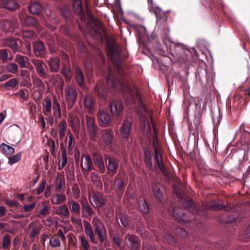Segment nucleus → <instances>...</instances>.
Wrapping results in <instances>:
<instances>
[{
    "instance_id": "obj_1",
    "label": "nucleus",
    "mask_w": 250,
    "mask_h": 250,
    "mask_svg": "<svg viewBox=\"0 0 250 250\" xmlns=\"http://www.w3.org/2000/svg\"><path fill=\"white\" fill-rule=\"evenodd\" d=\"M121 49L114 44H108L107 53L108 57L115 65L114 72L109 70L108 74L106 86L108 91H123L124 97L127 104H132L137 103L140 107L144 111L140 116V128L146 134L150 132L151 128L147 116H150V111L141 100L138 90L136 88H131L123 77L124 75L123 67L121 64Z\"/></svg>"
},
{
    "instance_id": "obj_2",
    "label": "nucleus",
    "mask_w": 250,
    "mask_h": 250,
    "mask_svg": "<svg viewBox=\"0 0 250 250\" xmlns=\"http://www.w3.org/2000/svg\"><path fill=\"white\" fill-rule=\"evenodd\" d=\"M85 123L91 139L93 141H96L99 133V127L96 124L94 117L86 115Z\"/></svg>"
},
{
    "instance_id": "obj_3",
    "label": "nucleus",
    "mask_w": 250,
    "mask_h": 250,
    "mask_svg": "<svg viewBox=\"0 0 250 250\" xmlns=\"http://www.w3.org/2000/svg\"><path fill=\"white\" fill-rule=\"evenodd\" d=\"M97 118L100 126L103 127L110 126L112 121L110 114L104 109L99 110L97 113Z\"/></svg>"
},
{
    "instance_id": "obj_4",
    "label": "nucleus",
    "mask_w": 250,
    "mask_h": 250,
    "mask_svg": "<svg viewBox=\"0 0 250 250\" xmlns=\"http://www.w3.org/2000/svg\"><path fill=\"white\" fill-rule=\"evenodd\" d=\"M32 63L35 67L37 73L41 78L44 79L47 77V67L42 61L36 59H33Z\"/></svg>"
},
{
    "instance_id": "obj_5",
    "label": "nucleus",
    "mask_w": 250,
    "mask_h": 250,
    "mask_svg": "<svg viewBox=\"0 0 250 250\" xmlns=\"http://www.w3.org/2000/svg\"><path fill=\"white\" fill-rule=\"evenodd\" d=\"M64 94L66 101L68 104L73 106L76 101L77 97V92L76 89L71 85H67L65 88Z\"/></svg>"
},
{
    "instance_id": "obj_6",
    "label": "nucleus",
    "mask_w": 250,
    "mask_h": 250,
    "mask_svg": "<svg viewBox=\"0 0 250 250\" xmlns=\"http://www.w3.org/2000/svg\"><path fill=\"white\" fill-rule=\"evenodd\" d=\"M17 26V21L14 18L5 20H0V28L5 32H12Z\"/></svg>"
},
{
    "instance_id": "obj_7",
    "label": "nucleus",
    "mask_w": 250,
    "mask_h": 250,
    "mask_svg": "<svg viewBox=\"0 0 250 250\" xmlns=\"http://www.w3.org/2000/svg\"><path fill=\"white\" fill-rule=\"evenodd\" d=\"M89 198L92 199L91 202L93 206L95 208H100L104 205L106 202V197L102 193L100 192H94L91 197L89 196Z\"/></svg>"
},
{
    "instance_id": "obj_8",
    "label": "nucleus",
    "mask_w": 250,
    "mask_h": 250,
    "mask_svg": "<svg viewBox=\"0 0 250 250\" xmlns=\"http://www.w3.org/2000/svg\"><path fill=\"white\" fill-rule=\"evenodd\" d=\"M104 30L102 23L100 21H94V26L90 31L91 36L95 39H102Z\"/></svg>"
},
{
    "instance_id": "obj_9",
    "label": "nucleus",
    "mask_w": 250,
    "mask_h": 250,
    "mask_svg": "<svg viewBox=\"0 0 250 250\" xmlns=\"http://www.w3.org/2000/svg\"><path fill=\"white\" fill-rule=\"evenodd\" d=\"M126 244L129 249L136 250L139 246V238L133 235L127 234L125 236Z\"/></svg>"
},
{
    "instance_id": "obj_10",
    "label": "nucleus",
    "mask_w": 250,
    "mask_h": 250,
    "mask_svg": "<svg viewBox=\"0 0 250 250\" xmlns=\"http://www.w3.org/2000/svg\"><path fill=\"white\" fill-rule=\"evenodd\" d=\"M131 125V120L128 119L124 120L121 129V135L124 139L126 140L128 139L130 136Z\"/></svg>"
},
{
    "instance_id": "obj_11",
    "label": "nucleus",
    "mask_w": 250,
    "mask_h": 250,
    "mask_svg": "<svg viewBox=\"0 0 250 250\" xmlns=\"http://www.w3.org/2000/svg\"><path fill=\"white\" fill-rule=\"evenodd\" d=\"M110 109L113 116H119L124 109L122 102L119 100L113 101L110 104Z\"/></svg>"
},
{
    "instance_id": "obj_12",
    "label": "nucleus",
    "mask_w": 250,
    "mask_h": 250,
    "mask_svg": "<svg viewBox=\"0 0 250 250\" xmlns=\"http://www.w3.org/2000/svg\"><path fill=\"white\" fill-rule=\"evenodd\" d=\"M81 204L82 205V217L90 219L94 213L93 209L86 200L81 201Z\"/></svg>"
},
{
    "instance_id": "obj_13",
    "label": "nucleus",
    "mask_w": 250,
    "mask_h": 250,
    "mask_svg": "<svg viewBox=\"0 0 250 250\" xmlns=\"http://www.w3.org/2000/svg\"><path fill=\"white\" fill-rule=\"evenodd\" d=\"M81 166L83 171H90L93 169L92 159L89 156L83 155L81 160Z\"/></svg>"
},
{
    "instance_id": "obj_14",
    "label": "nucleus",
    "mask_w": 250,
    "mask_h": 250,
    "mask_svg": "<svg viewBox=\"0 0 250 250\" xmlns=\"http://www.w3.org/2000/svg\"><path fill=\"white\" fill-rule=\"evenodd\" d=\"M106 167L108 171L115 173L118 170L119 167V161L113 157H109L106 159Z\"/></svg>"
},
{
    "instance_id": "obj_15",
    "label": "nucleus",
    "mask_w": 250,
    "mask_h": 250,
    "mask_svg": "<svg viewBox=\"0 0 250 250\" xmlns=\"http://www.w3.org/2000/svg\"><path fill=\"white\" fill-rule=\"evenodd\" d=\"M72 0L74 12L80 15V19L82 21H85V17L82 6V0Z\"/></svg>"
},
{
    "instance_id": "obj_16",
    "label": "nucleus",
    "mask_w": 250,
    "mask_h": 250,
    "mask_svg": "<svg viewBox=\"0 0 250 250\" xmlns=\"http://www.w3.org/2000/svg\"><path fill=\"white\" fill-rule=\"evenodd\" d=\"M19 17L21 21H24L27 26L36 27L38 24V22L35 18L26 16L23 12L20 14Z\"/></svg>"
},
{
    "instance_id": "obj_17",
    "label": "nucleus",
    "mask_w": 250,
    "mask_h": 250,
    "mask_svg": "<svg viewBox=\"0 0 250 250\" xmlns=\"http://www.w3.org/2000/svg\"><path fill=\"white\" fill-rule=\"evenodd\" d=\"M59 235H55L52 237L49 241V245L52 248L59 247L60 245V239L62 241L65 240V237L62 230H59L58 232Z\"/></svg>"
},
{
    "instance_id": "obj_18",
    "label": "nucleus",
    "mask_w": 250,
    "mask_h": 250,
    "mask_svg": "<svg viewBox=\"0 0 250 250\" xmlns=\"http://www.w3.org/2000/svg\"><path fill=\"white\" fill-rule=\"evenodd\" d=\"M93 158L96 166L99 167L100 171L102 173H104L105 171V167L102 156L98 152H95L93 154Z\"/></svg>"
},
{
    "instance_id": "obj_19",
    "label": "nucleus",
    "mask_w": 250,
    "mask_h": 250,
    "mask_svg": "<svg viewBox=\"0 0 250 250\" xmlns=\"http://www.w3.org/2000/svg\"><path fill=\"white\" fill-rule=\"evenodd\" d=\"M47 62L49 66L50 71L51 72H58L60 69V61L58 57H53L47 61Z\"/></svg>"
},
{
    "instance_id": "obj_20",
    "label": "nucleus",
    "mask_w": 250,
    "mask_h": 250,
    "mask_svg": "<svg viewBox=\"0 0 250 250\" xmlns=\"http://www.w3.org/2000/svg\"><path fill=\"white\" fill-rule=\"evenodd\" d=\"M113 131L111 129H104L102 131V137L105 145L110 146L113 141Z\"/></svg>"
},
{
    "instance_id": "obj_21",
    "label": "nucleus",
    "mask_w": 250,
    "mask_h": 250,
    "mask_svg": "<svg viewBox=\"0 0 250 250\" xmlns=\"http://www.w3.org/2000/svg\"><path fill=\"white\" fill-rule=\"evenodd\" d=\"M84 228L85 233L89 237L91 242L96 244L97 240L95 236L91 225L87 221L84 222Z\"/></svg>"
},
{
    "instance_id": "obj_22",
    "label": "nucleus",
    "mask_w": 250,
    "mask_h": 250,
    "mask_svg": "<svg viewBox=\"0 0 250 250\" xmlns=\"http://www.w3.org/2000/svg\"><path fill=\"white\" fill-rule=\"evenodd\" d=\"M66 196L64 193H54L51 198L52 205H60L65 202Z\"/></svg>"
},
{
    "instance_id": "obj_23",
    "label": "nucleus",
    "mask_w": 250,
    "mask_h": 250,
    "mask_svg": "<svg viewBox=\"0 0 250 250\" xmlns=\"http://www.w3.org/2000/svg\"><path fill=\"white\" fill-rule=\"evenodd\" d=\"M154 151H155V156H154V160L155 162L157 163L158 166L161 171H165V167L164 166V163L163 162V159L162 157V155L160 153V150L156 147H154Z\"/></svg>"
},
{
    "instance_id": "obj_24",
    "label": "nucleus",
    "mask_w": 250,
    "mask_h": 250,
    "mask_svg": "<svg viewBox=\"0 0 250 250\" xmlns=\"http://www.w3.org/2000/svg\"><path fill=\"white\" fill-rule=\"evenodd\" d=\"M18 40L14 37H8L4 41V45L9 47L14 51H17L19 48Z\"/></svg>"
},
{
    "instance_id": "obj_25",
    "label": "nucleus",
    "mask_w": 250,
    "mask_h": 250,
    "mask_svg": "<svg viewBox=\"0 0 250 250\" xmlns=\"http://www.w3.org/2000/svg\"><path fill=\"white\" fill-rule=\"evenodd\" d=\"M94 232L99 238L100 242L105 245L107 242L106 239L107 237V231L105 227H104L101 229L95 230Z\"/></svg>"
},
{
    "instance_id": "obj_26",
    "label": "nucleus",
    "mask_w": 250,
    "mask_h": 250,
    "mask_svg": "<svg viewBox=\"0 0 250 250\" xmlns=\"http://www.w3.org/2000/svg\"><path fill=\"white\" fill-rule=\"evenodd\" d=\"M95 91L100 97L104 98L107 94L108 90L105 88L104 83L100 82L96 85Z\"/></svg>"
},
{
    "instance_id": "obj_27",
    "label": "nucleus",
    "mask_w": 250,
    "mask_h": 250,
    "mask_svg": "<svg viewBox=\"0 0 250 250\" xmlns=\"http://www.w3.org/2000/svg\"><path fill=\"white\" fill-rule=\"evenodd\" d=\"M15 61L16 62L21 68L28 67V59L27 57L20 54L15 56Z\"/></svg>"
},
{
    "instance_id": "obj_28",
    "label": "nucleus",
    "mask_w": 250,
    "mask_h": 250,
    "mask_svg": "<svg viewBox=\"0 0 250 250\" xmlns=\"http://www.w3.org/2000/svg\"><path fill=\"white\" fill-rule=\"evenodd\" d=\"M44 48L43 43L41 41H38L33 43V50L36 56L41 57Z\"/></svg>"
},
{
    "instance_id": "obj_29",
    "label": "nucleus",
    "mask_w": 250,
    "mask_h": 250,
    "mask_svg": "<svg viewBox=\"0 0 250 250\" xmlns=\"http://www.w3.org/2000/svg\"><path fill=\"white\" fill-rule=\"evenodd\" d=\"M68 205L69 206L71 211L76 214H79L80 212L81 206L76 201L73 200H69Z\"/></svg>"
},
{
    "instance_id": "obj_30",
    "label": "nucleus",
    "mask_w": 250,
    "mask_h": 250,
    "mask_svg": "<svg viewBox=\"0 0 250 250\" xmlns=\"http://www.w3.org/2000/svg\"><path fill=\"white\" fill-rule=\"evenodd\" d=\"M173 216L176 220L179 221L187 222L189 220L188 219L185 213L181 210L174 208L173 210Z\"/></svg>"
},
{
    "instance_id": "obj_31",
    "label": "nucleus",
    "mask_w": 250,
    "mask_h": 250,
    "mask_svg": "<svg viewBox=\"0 0 250 250\" xmlns=\"http://www.w3.org/2000/svg\"><path fill=\"white\" fill-rule=\"evenodd\" d=\"M0 149L1 152L5 155L8 156L12 154L14 152V148L5 143H2L0 145Z\"/></svg>"
},
{
    "instance_id": "obj_32",
    "label": "nucleus",
    "mask_w": 250,
    "mask_h": 250,
    "mask_svg": "<svg viewBox=\"0 0 250 250\" xmlns=\"http://www.w3.org/2000/svg\"><path fill=\"white\" fill-rule=\"evenodd\" d=\"M3 6L9 10H13L18 8L19 5L16 0H6L3 2Z\"/></svg>"
},
{
    "instance_id": "obj_33",
    "label": "nucleus",
    "mask_w": 250,
    "mask_h": 250,
    "mask_svg": "<svg viewBox=\"0 0 250 250\" xmlns=\"http://www.w3.org/2000/svg\"><path fill=\"white\" fill-rule=\"evenodd\" d=\"M226 207L225 204L223 203L219 204L215 201L210 202L207 204L206 208L207 209H212L214 210H218L224 209Z\"/></svg>"
},
{
    "instance_id": "obj_34",
    "label": "nucleus",
    "mask_w": 250,
    "mask_h": 250,
    "mask_svg": "<svg viewBox=\"0 0 250 250\" xmlns=\"http://www.w3.org/2000/svg\"><path fill=\"white\" fill-rule=\"evenodd\" d=\"M29 10L32 14H39L42 10V6L39 2H32L29 6Z\"/></svg>"
},
{
    "instance_id": "obj_35",
    "label": "nucleus",
    "mask_w": 250,
    "mask_h": 250,
    "mask_svg": "<svg viewBox=\"0 0 250 250\" xmlns=\"http://www.w3.org/2000/svg\"><path fill=\"white\" fill-rule=\"evenodd\" d=\"M57 214L64 217L69 216L70 215V211L67 205L66 204H63L59 207L57 210Z\"/></svg>"
},
{
    "instance_id": "obj_36",
    "label": "nucleus",
    "mask_w": 250,
    "mask_h": 250,
    "mask_svg": "<svg viewBox=\"0 0 250 250\" xmlns=\"http://www.w3.org/2000/svg\"><path fill=\"white\" fill-rule=\"evenodd\" d=\"M53 114L55 117L60 119L62 112L60 104L56 99L53 100Z\"/></svg>"
},
{
    "instance_id": "obj_37",
    "label": "nucleus",
    "mask_w": 250,
    "mask_h": 250,
    "mask_svg": "<svg viewBox=\"0 0 250 250\" xmlns=\"http://www.w3.org/2000/svg\"><path fill=\"white\" fill-rule=\"evenodd\" d=\"M145 162L146 163L147 167L151 170H153L152 164V156L149 151H145L144 153Z\"/></svg>"
},
{
    "instance_id": "obj_38",
    "label": "nucleus",
    "mask_w": 250,
    "mask_h": 250,
    "mask_svg": "<svg viewBox=\"0 0 250 250\" xmlns=\"http://www.w3.org/2000/svg\"><path fill=\"white\" fill-rule=\"evenodd\" d=\"M160 184H156L153 187V193L155 197L160 201L162 202L164 200L163 193L160 188Z\"/></svg>"
},
{
    "instance_id": "obj_39",
    "label": "nucleus",
    "mask_w": 250,
    "mask_h": 250,
    "mask_svg": "<svg viewBox=\"0 0 250 250\" xmlns=\"http://www.w3.org/2000/svg\"><path fill=\"white\" fill-rule=\"evenodd\" d=\"M91 224L94 227V231L105 227L102 220L97 216H95L92 218Z\"/></svg>"
},
{
    "instance_id": "obj_40",
    "label": "nucleus",
    "mask_w": 250,
    "mask_h": 250,
    "mask_svg": "<svg viewBox=\"0 0 250 250\" xmlns=\"http://www.w3.org/2000/svg\"><path fill=\"white\" fill-rule=\"evenodd\" d=\"M139 208L140 211L143 213H147L148 212V206L143 198L139 200Z\"/></svg>"
},
{
    "instance_id": "obj_41",
    "label": "nucleus",
    "mask_w": 250,
    "mask_h": 250,
    "mask_svg": "<svg viewBox=\"0 0 250 250\" xmlns=\"http://www.w3.org/2000/svg\"><path fill=\"white\" fill-rule=\"evenodd\" d=\"M94 99L92 96L87 94L84 96L83 104L86 107L88 108H91L94 105Z\"/></svg>"
},
{
    "instance_id": "obj_42",
    "label": "nucleus",
    "mask_w": 250,
    "mask_h": 250,
    "mask_svg": "<svg viewBox=\"0 0 250 250\" xmlns=\"http://www.w3.org/2000/svg\"><path fill=\"white\" fill-rule=\"evenodd\" d=\"M75 78L78 84L80 86L82 85L83 83L84 76L82 71L79 68L76 69Z\"/></svg>"
},
{
    "instance_id": "obj_43",
    "label": "nucleus",
    "mask_w": 250,
    "mask_h": 250,
    "mask_svg": "<svg viewBox=\"0 0 250 250\" xmlns=\"http://www.w3.org/2000/svg\"><path fill=\"white\" fill-rule=\"evenodd\" d=\"M186 203L185 206L188 208L189 212H192L193 213L197 211V208L195 206L193 202L190 199L188 198L186 200Z\"/></svg>"
},
{
    "instance_id": "obj_44",
    "label": "nucleus",
    "mask_w": 250,
    "mask_h": 250,
    "mask_svg": "<svg viewBox=\"0 0 250 250\" xmlns=\"http://www.w3.org/2000/svg\"><path fill=\"white\" fill-rule=\"evenodd\" d=\"M21 152H19L15 155L9 156L8 158V164L10 165H13L18 162L21 159Z\"/></svg>"
},
{
    "instance_id": "obj_45",
    "label": "nucleus",
    "mask_w": 250,
    "mask_h": 250,
    "mask_svg": "<svg viewBox=\"0 0 250 250\" xmlns=\"http://www.w3.org/2000/svg\"><path fill=\"white\" fill-rule=\"evenodd\" d=\"M67 126L66 122L64 121H62L59 123V137L61 140H62L65 134V129Z\"/></svg>"
},
{
    "instance_id": "obj_46",
    "label": "nucleus",
    "mask_w": 250,
    "mask_h": 250,
    "mask_svg": "<svg viewBox=\"0 0 250 250\" xmlns=\"http://www.w3.org/2000/svg\"><path fill=\"white\" fill-rule=\"evenodd\" d=\"M62 163L61 165H59L58 167V169L59 170H62L66 165L67 163V154L66 150L64 148H63L62 150Z\"/></svg>"
},
{
    "instance_id": "obj_47",
    "label": "nucleus",
    "mask_w": 250,
    "mask_h": 250,
    "mask_svg": "<svg viewBox=\"0 0 250 250\" xmlns=\"http://www.w3.org/2000/svg\"><path fill=\"white\" fill-rule=\"evenodd\" d=\"M61 73L65 78L66 81H69L70 80L72 77V73L71 71V69L69 66H64Z\"/></svg>"
},
{
    "instance_id": "obj_48",
    "label": "nucleus",
    "mask_w": 250,
    "mask_h": 250,
    "mask_svg": "<svg viewBox=\"0 0 250 250\" xmlns=\"http://www.w3.org/2000/svg\"><path fill=\"white\" fill-rule=\"evenodd\" d=\"M51 101L49 99L45 100V104H44V110L43 114L45 116H48L51 112Z\"/></svg>"
},
{
    "instance_id": "obj_49",
    "label": "nucleus",
    "mask_w": 250,
    "mask_h": 250,
    "mask_svg": "<svg viewBox=\"0 0 250 250\" xmlns=\"http://www.w3.org/2000/svg\"><path fill=\"white\" fill-rule=\"evenodd\" d=\"M19 82L16 78L10 79L4 84V87L13 88L17 86Z\"/></svg>"
},
{
    "instance_id": "obj_50",
    "label": "nucleus",
    "mask_w": 250,
    "mask_h": 250,
    "mask_svg": "<svg viewBox=\"0 0 250 250\" xmlns=\"http://www.w3.org/2000/svg\"><path fill=\"white\" fill-rule=\"evenodd\" d=\"M6 69L9 72L15 74L18 70V66L15 63L10 62L7 64Z\"/></svg>"
},
{
    "instance_id": "obj_51",
    "label": "nucleus",
    "mask_w": 250,
    "mask_h": 250,
    "mask_svg": "<svg viewBox=\"0 0 250 250\" xmlns=\"http://www.w3.org/2000/svg\"><path fill=\"white\" fill-rule=\"evenodd\" d=\"M65 184V180L64 178L59 177L56 180V184L55 189L57 191H60L63 188Z\"/></svg>"
},
{
    "instance_id": "obj_52",
    "label": "nucleus",
    "mask_w": 250,
    "mask_h": 250,
    "mask_svg": "<svg viewBox=\"0 0 250 250\" xmlns=\"http://www.w3.org/2000/svg\"><path fill=\"white\" fill-rule=\"evenodd\" d=\"M81 244L84 250H88L90 248V245L87 239L84 236H80Z\"/></svg>"
},
{
    "instance_id": "obj_53",
    "label": "nucleus",
    "mask_w": 250,
    "mask_h": 250,
    "mask_svg": "<svg viewBox=\"0 0 250 250\" xmlns=\"http://www.w3.org/2000/svg\"><path fill=\"white\" fill-rule=\"evenodd\" d=\"M123 181L120 178H117L115 181L114 188L117 191H121L124 188Z\"/></svg>"
},
{
    "instance_id": "obj_54",
    "label": "nucleus",
    "mask_w": 250,
    "mask_h": 250,
    "mask_svg": "<svg viewBox=\"0 0 250 250\" xmlns=\"http://www.w3.org/2000/svg\"><path fill=\"white\" fill-rule=\"evenodd\" d=\"M113 239V243L119 247L122 246V238L120 237V234L118 233L114 236L111 237Z\"/></svg>"
},
{
    "instance_id": "obj_55",
    "label": "nucleus",
    "mask_w": 250,
    "mask_h": 250,
    "mask_svg": "<svg viewBox=\"0 0 250 250\" xmlns=\"http://www.w3.org/2000/svg\"><path fill=\"white\" fill-rule=\"evenodd\" d=\"M119 218L123 226L125 227H126L129 223V220L127 215L125 214L121 213L119 215Z\"/></svg>"
},
{
    "instance_id": "obj_56",
    "label": "nucleus",
    "mask_w": 250,
    "mask_h": 250,
    "mask_svg": "<svg viewBox=\"0 0 250 250\" xmlns=\"http://www.w3.org/2000/svg\"><path fill=\"white\" fill-rule=\"evenodd\" d=\"M48 146L50 148V151L52 155L54 156L55 155L56 150V145L55 141L53 140H50L48 141Z\"/></svg>"
},
{
    "instance_id": "obj_57",
    "label": "nucleus",
    "mask_w": 250,
    "mask_h": 250,
    "mask_svg": "<svg viewBox=\"0 0 250 250\" xmlns=\"http://www.w3.org/2000/svg\"><path fill=\"white\" fill-rule=\"evenodd\" d=\"M10 245V238L9 235L6 234L4 235L2 241V248L4 249H7Z\"/></svg>"
},
{
    "instance_id": "obj_58",
    "label": "nucleus",
    "mask_w": 250,
    "mask_h": 250,
    "mask_svg": "<svg viewBox=\"0 0 250 250\" xmlns=\"http://www.w3.org/2000/svg\"><path fill=\"white\" fill-rule=\"evenodd\" d=\"M91 178L93 183L96 184L97 186L100 184V178L97 173L92 172L91 173Z\"/></svg>"
},
{
    "instance_id": "obj_59",
    "label": "nucleus",
    "mask_w": 250,
    "mask_h": 250,
    "mask_svg": "<svg viewBox=\"0 0 250 250\" xmlns=\"http://www.w3.org/2000/svg\"><path fill=\"white\" fill-rule=\"evenodd\" d=\"M46 185V181L43 180L39 185L38 187L37 188V192L38 194H40L42 193L43 190H44L45 187Z\"/></svg>"
},
{
    "instance_id": "obj_60",
    "label": "nucleus",
    "mask_w": 250,
    "mask_h": 250,
    "mask_svg": "<svg viewBox=\"0 0 250 250\" xmlns=\"http://www.w3.org/2000/svg\"><path fill=\"white\" fill-rule=\"evenodd\" d=\"M8 54L7 49H0V58L3 60L5 61L8 59Z\"/></svg>"
},
{
    "instance_id": "obj_61",
    "label": "nucleus",
    "mask_w": 250,
    "mask_h": 250,
    "mask_svg": "<svg viewBox=\"0 0 250 250\" xmlns=\"http://www.w3.org/2000/svg\"><path fill=\"white\" fill-rule=\"evenodd\" d=\"M35 203H33L31 204L24 205L23 208L24 211L29 212L32 211L35 208Z\"/></svg>"
},
{
    "instance_id": "obj_62",
    "label": "nucleus",
    "mask_w": 250,
    "mask_h": 250,
    "mask_svg": "<svg viewBox=\"0 0 250 250\" xmlns=\"http://www.w3.org/2000/svg\"><path fill=\"white\" fill-rule=\"evenodd\" d=\"M73 196L74 199H78L80 196V190L78 187L74 186L72 188Z\"/></svg>"
},
{
    "instance_id": "obj_63",
    "label": "nucleus",
    "mask_w": 250,
    "mask_h": 250,
    "mask_svg": "<svg viewBox=\"0 0 250 250\" xmlns=\"http://www.w3.org/2000/svg\"><path fill=\"white\" fill-rule=\"evenodd\" d=\"M175 232L182 237L187 236L188 234L187 231L181 228H177Z\"/></svg>"
},
{
    "instance_id": "obj_64",
    "label": "nucleus",
    "mask_w": 250,
    "mask_h": 250,
    "mask_svg": "<svg viewBox=\"0 0 250 250\" xmlns=\"http://www.w3.org/2000/svg\"><path fill=\"white\" fill-rule=\"evenodd\" d=\"M33 83L37 87L41 88H44V85L42 81L39 78H36L33 80Z\"/></svg>"
}]
</instances>
